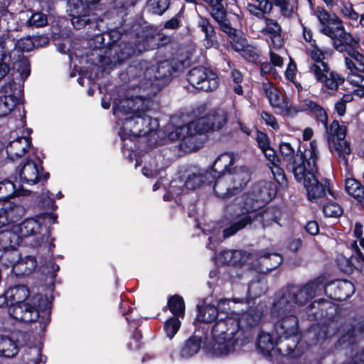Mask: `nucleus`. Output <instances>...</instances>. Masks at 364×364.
<instances>
[{
    "label": "nucleus",
    "mask_w": 364,
    "mask_h": 364,
    "mask_svg": "<svg viewBox=\"0 0 364 364\" xmlns=\"http://www.w3.org/2000/svg\"><path fill=\"white\" fill-rule=\"evenodd\" d=\"M280 163L288 171L293 173L298 183H302L306 191L309 201L321 203V200L326 196V192L337 200L338 193L330 186V179L321 177L317 166L318 150L317 141L314 139L309 143V148L304 151L299 149L295 151L290 143L281 142L279 144Z\"/></svg>",
    "instance_id": "nucleus-1"
},
{
    "label": "nucleus",
    "mask_w": 364,
    "mask_h": 364,
    "mask_svg": "<svg viewBox=\"0 0 364 364\" xmlns=\"http://www.w3.org/2000/svg\"><path fill=\"white\" fill-rule=\"evenodd\" d=\"M208 138H121L122 152L135 168L142 164L141 156L162 147L159 151L167 160H172L203 148Z\"/></svg>",
    "instance_id": "nucleus-2"
},
{
    "label": "nucleus",
    "mask_w": 364,
    "mask_h": 364,
    "mask_svg": "<svg viewBox=\"0 0 364 364\" xmlns=\"http://www.w3.org/2000/svg\"><path fill=\"white\" fill-rule=\"evenodd\" d=\"M325 276L320 275L302 286L287 284L274 294L273 313L280 312L282 306L295 310V305L304 306L311 301L316 294H320L325 287Z\"/></svg>",
    "instance_id": "nucleus-3"
},
{
    "label": "nucleus",
    "mask_w": 364,
    "mask_h": 364,
    "mask_svg": "<svg viewBox=\"0 0 364 364\" xmlns=\"http://www.w3.org/2000/svg\"><path fill=\"white\" fill-rule=\"evenodd\" d=\"M280 218L281 210L277 206H269L256 212L226 213L223 220V237L225 239L230 237L252 225L255 221H259L263 228L273 223L279 224Z\"/></svg>",
    "instance_id": "nucleus-4"
},
{
    "label": "nucleus",
    "mask_w": 364,
    "mask_h": 364,
    "mask_svg": "<svg viewBox=\"0 0 364 364\" xmlns=\"http://www.w3.org/2000/svg\"><path fill=\"white\" fill-rule=\"evenodd\" d=\"M320 23V31L333 41V48L347 55L359 47V42L344 28L343 21L335 14H330L323 8L314 11Z\"/></svg>",
    "instance_id": "nucleus-5"
},
{
    "label": "nucleus",
    "mask_w": 364,
    "mask_h": 364,
    "mask_svg": "<svg viewBox=\"0 0 364 364\" xmlns=\"http://www.w3.org/2000/svg\"><path fill=\"white\" fill-rule=\"evenodd\" d=\"M240 328L238 317L225 316L220 318L210 326L209 331L212 341L206 346L207 350L216 356L228 355L234 351L237 343L235 335Z\"/></svg>",
    "instance_id": "nucleus-6"
},
{
    "label": "nucleus",
    "mask_w": 364,
    "mask_h": 364,
    "mask_svg": "<svg viewBox=\"0 0 364 364\" xmlns=\"http://www.w3.org/2000/svg\"><path fill=\"white\" fill-rule=\"evenodd\" d=\"M277 187L270 181H259L252 184L250 189L242 196V201L226 213L256 212L269 203L277 195Z\"/></svg>",
    "instance_id": "nucleus-7"
},
{
    "label": "nucleus",
    "mask_w": 364,
    "mask_h": 364,
    "mask_svg": "<svg viewBox=\"0 0 364 364\" xmlns=\"http://www.w3.org/2000/svg\"><path fill=\"white\" fill-rule=\"evenodd\" d=\"M310 57L313 60L309 67V73L316 81L321 85L322 89L336 91L345 78L337 72L332 70L328 63L323 60L324 53L316 46L310 50Z\"/></svg>",
    "instance_id": "nucleus-8"
},
{
    "label": "nucleus",
    "mask_w": 364,
    "mask_h": 364,
    "mask_svg": "<svg viewBox=\"0 0 364 364\" xmlns=\"http://www.w3.org/2000/svg\"><path fill=\"white\" fill-rule=\"evenodd\" d=\"M227 121V113L223 109L210 112L188 124L178 127L169 136H194L221 129Z\"/></svg>",
    "instance_id": "nucleus-9"
},
{
    "label": "nucleus",
    "mask_w": 364,
    "mask_h": 364,
    "mask_svg": "<svg viewBox=\"0 0 364 364\" xmlns=\"http://www.w3.org/2000/svg\"><path fill=\"white\" fill-rule=\"evenodd\" d=\"M14 176L16 181L33 185L41 181L47 182L50 173L44 171L43 161L40 158L35 156L32 159L28 156L16 168Z\"/></svg>",
    "instance_id": "nucleus-10"
},
{
    "label": "nucleus",
    "mask_w": 364,
    "mask_h": 364,
    "mask_svg": "<svg viewBox=\"0 0 364 364\" xmlns=\"http://www.w3.org/2000/svg\"><path fill=\"white\" fill-rule=\"evenodd\" d=\"M150 104V96L148 95H140L135 97L128 95L126 99L122 100L113 107V113L117 117H119L120 114H132L133 117H141L144 120L150 121L151 124L154 123L157 127L156 119L152 120L146 115V112L149 110Z\"/></svg>",
    "instance_id": "nucleus-11"
},
{
    "label": "nucleus",
    "mask_w": 364,
    "mask_h": 364,
    "mask_svg": "<svg viewBox=\"0 0 364 364\" xmlns=\"http://www.w3.org/2000/svg\"><path fill=\"white\" fill-rule=\"evenodd\" d=\"M28 296L29 290L25 286L16 288V292L9 296L11 297V301L8 312L16 321L23 323H33L38 321L37 311L35 316L32 315L31 309L34 308L31 307V304L26 301Z\"/></svg>",
    "instance_id": "nucleus-12"
},
{
    "label": "nucleus",
    "mask_w": 364,
    "mask_h": 364,
    "mask_svg": "<svg viewBox=\"0 0 364 364\" xmlns=\"http://www.w3.org/2000/svg\"><path fill=\"white\" fill-rule=\"evenodd\" d=\"M14 228L21 236V242L24 238H31L30 245L33 247H41L50 236V226L41 222V219L38 217L37 219L33 218L25 219L14 226Z\"/></svg>",
    "instance_id": "nucleus-13"
},
{
    "label": "nucleus",
    "mask_w": 364,
    "mask_h": 364,
    "mask_svg": "<svg viewBox=\"0 0 364 364\" xmlns=\"http://www.w3.org/2000/svg\"><path fill=\"white\" fill-rule=\"evenodd\" d=\"M281 307L282 309L277 314L273 313V304L270 309L271 318L278 319L274 324V329L279 340L282 338L288 339L291 336H296L299 331V319L295 315L296 310L290 308L286 310L284 306Z\"/></svg>",
    "instance_id": "nucleus-14"
},
{
    "label": "nucleus",
    "mask_w": 364,
    "mask_h": 364,
    "mask_svg": "<svg viewBox=\"0 0 364 364\" xmlns=\"http://www.w3.org/2000/svg\"><path fill=\"white\" fill-rule=\"evenodd\" d=\"M187 80L194 88L202 91H213L218 86L216 74L203 66L192 68L188 73Z\"/></svg>",
    "instance_id": "nucleus-15"
},
{
    "label": "nucleus",
    "mask_w": 364,
    "mask_h": 364,
    "mask_svg": "<svg viewBox=\"0 0 364 364\" xmlns=\"http://www.w3.org/2000/svg\"><path fill=\"white\" fill-rule=\"evenodd\" d=\"M136 52V47L132 43L121 41L119 43L112 44L106 50L105 55L102 57L101 63L105 65L112 68L117 63L129 58Z\"/></svg>",
    "instance_id": "nucleus-16"
},
{
    "label": "nucleus",
    "mask_w": 364,
    "mask_h": 364,
    "mask_svg": "<svg viewBox=\"0 0 364 364\" xmlns=\"http://www.w3.org/2000/svg\"><path fill=\"white\" fill-rule=\"evenodd\" d=\"M180 178L184 181L188 190L194 191L205 183H208L211 175L208 171H203L196 166L186 165L180 169Z\"/></svg>",
    "instance_id": "nucleus-17"
},
{
    "label": "nucleus",
    "mask_w": 364,
    "mask_h": 364,
    "mask_svg": "<svg viewBox=\"0 0 364 364\" xmlns=\"http://www.w3.org/2000/svg\"><path fill=\"white\" fill-rule=\"evenodd\" d=\"M325 287L323 291L330 299L343 301L349 299L355 291V287L352 282L346 279H337L328 282L325 276Z\"/></svg>",
    "instance_id": "nucleus-18"
},
{
    "label": "nucleus",
    "mask_w": 364,
    "mask_h": 364,
    "mask_svg": "<svg viewBox=\"0 0 364 364\" xmlns=\"http://www.w3.org/2000/svg\"><path fill=\"white\" fill-rule=\"evenodd\" d=\"M196 330L193 335L186 338L179 346L178 353L179 356L183 359H190L199 353L202 348V345L207 349L205 345L208 339V334L207 333L201 332L199 334ZM209 344H208V346Z\"/></svg>",
    "instance_id": "nucleus-19"
},
{
    "label": "nucleus",
    "mask_w": 364,
    "mask_h": 364,
    "mask_svg": "<svg viewBox=\"0 0 364 364\" xmlns=\"http://www.w3.org/2000/svg\"><path fill=\"white\" fill-rule=\"evenodd\" d=\"M336 307L333 303L325 299L314 300L306 308V316L309 321H321L333 317Z\"/></svg>",
    "instance_id": "nucleus-20"
},
{
    "label": "nucleus",
    "mask_w": 364,
    "mask_h": 364,
    "mask_svg": "<svg viewBox=\"0 0 364 364\" xmlns=\"http://www.w3.org/2000/svg\"><path fill=\"white\" fill-rule=\"evenodd\" d=\"M71 22L76 29H81L85 26H90V28L94 27L98 28L97 21L99 19L97 14L92 12L90 6H85L82 3L78 4L76 9L70 14Z\"/></svg>",
    "instance_id": "nucleus-21"
},
{
    "label": "nucleus",
    "mask_w": 364,
    "mask_h": 364,
    "mask_svg": "<svg viewBox=\"0 0 364 364\" xmlns=\"http://www.w3.org/2000/svg\"><path fill=\"white\" fill-rule=\"evenodd\" d=\"M231 185L233 193L238 195L251 181L252 172L246 166H234L230 171L226 172Z\"/></svg>",
    "instance_id": "nucleus-22"
},
{
    "label": "nucleus",
    "mask_w": 364,
    "mask_h": 364,
    "mask_svg": "<svg viewBox=\"0 0 364 364\" xmlns=\"http://www.w3.org/2000/svg\"><path fill=\"white\" fill-rule=\"evenodd\" d=\"M197 309L198 332L201 331V332L207 333L209 335L211 323L218 320V317L220 316L218 309L213 304H206L203 307L198 305Z\"/></svg>",
    "instance_id": "nucleus-23"
},
{
    "label": "nucleus",
    "mask_w": 364,
    "mask_h": 364,
    "mask_svg": "<svg viewBox=\"0 0 364 364\" xmlns=\"http://www.w3.org/2000/svg\"><path fill=\"white\" fill-rule=\"evenodd\" d=\"M212 179L208 181L209 184L214 182L213 192L214 194L219 198L228 199L232 196H237L233 193L230 181L226 173H212Z\"/></svg>",
    "instance_id": "nucleus-24"
},
{
    "label": "nucleus",
    "mask_w": 364,
    "mask_h": 364,
    "mask_svg": "<svg viewBox=\"0 0 364 364\" xmlns=\"http://www.w3.org/2000/svg\"><path fill=\"white\" fill-rule=\"evenodd\" d=\"M282 262L281 255L261 250L257 255L256 269L261 273L270 272L279 267Z\"/></svg>",
    "instance_id": "nucleus-25"
},
{
    "label": "nucleus",
    "mask_w": 364,
    "mask_h": 364,
    "mask_svg": "<svg viewBox=\"0 0 364 364\" xmlns=\"http://www.w3.org/2000/svg\"><path fill=\"white\" fill-rule=\"evenodd\" d=\"M31 307L34 308L31 309L32 315L35 316L37 311L38 320H40L41 323H43L46 327L50 321L51 303L47 297H43L41 294H36L33 298Z\"/></svg>",
    "instance_id": "nucleus-26"
},
{
    "label": "nucleus",
    "mask_w": 364,
    "mask_h": 364,
    "mask_svg": "<svg viewBox=\"0 0 364 364\" xmlns=\"http://www.w3.org/2000/svg\"><path fill=\"white\" fill-rule=\"evenodd\" d=\"M32 144V138H14L6 147V152L9 159H15L23 157Z\"/></svg>",
    "instance_id": "nucleus-27"
},
{
    "label": "nucleus",
    "mask_w": 364,
    "mask_h": 364,
    "mask_svg": "<svg viewBox=\"0 0 364 364\" xmlns=\"http://www.w3.org/2000/svg\"><path fill=\"white\" fill-rule=\"evenodd\" d=\"M37 261L34 256L26 255L24 257L21 255L20 259H18L16 265L11 269V272L16 277H23L30 275L36 268Z\"/></svg>",
    "instance_id": "nucleus-28"
},
{
    "label": "nucleus",
    "mask_w": 364,
    "mask_h": 364,
    "mask_svg": "<svg viewBox=\"0 0 364 364\" xmlns=\"http://www.w3.org/2000/svg\"><path fill=\"white\" fill-rule=\"evenodd\" d=\"M235 163V157L233 152L225 151L220 154L214 161L210 167L212 173H223L230 171Z\"/></svg>",
    "instance_id": "nucleus-29"
},
{
    "label": "nucleus",
    "mask_w": 364,
    "mask_h": 364,
    "mask_svg": "<svg viewBox=\"0 0 364 364\" xmlns=\"http://www.w3.org/2000/svg\"><path fill=\"white\" fill-rule=\"evenodd\" d=\"M330 151L348 164L346 155L351 154L350 143L346 138H327Z\"/></svg>",
    "instance_id": "nucleus-30"
},
{
    "label": "nucleus",
    "mask_w": 364,
    "mask_h": 364,
    "mask_svg": "<svg viewBox=\"0 0 364 364\" xmlns=\"http://www.w3.org/2000/svg\"><path fill=\"white\" fill-rule=\"evenodd\" d=\"M282 341L279 340V336L277 340H274L271 334L262 331L257 336L256 348L262 355L272 356L271 352Z\"/></svg>",
    "instance_id": "nucleus-31"
},
{
    "label": "nucleus",
    "mask_w": 364,
    "mask_h": 364,
    "mask_svg": "<svg viewBox=\"0 0 364 364\" xmlns=\"http://www.w3.org/2000/svg\"><path fill=\"white\" fill-rule=\"evenodd\" d=\"M264 21L265 27L263 28L262 33L269 36L274 47H282L283 41L281 36L282 28L280 25L276 20L268 17H266Z\"/></svg>",
    "instance_id": "nucleus-32"
},
{
    "label": "nucleus",
    "mask_w": 364,
    "mask_h": 364,
    "mask_svg": "<svg viewBox=\"0 0 364 364\" xmlns=\"http://www.w3.org/2000/svg\"><path fill=\"white\" fill-rule=\"evenodd\" d=\"M344 63L349 74H364V55L357 49L344 58Z\"/></svg>",
    "instance_id": "nucleus-33"
},
{
    "label": "nucleus",
    "mask_w": 364,
    "mask_h": 364,
    "mask_svg": "<svg viewBox=\"0 0 364 364\" xmlns=\"http://www.w3.org/2000/svg\"><path fill=\"white\" fill-rule=\"evenodd\" d=\"M21 236L16 229H4L0 231V252L8 249L16 247L21 243Z\"/></svg>",
    "instance_id": "nucleus-34"
},
{
    "label": "nucleus",
    "mask_w": 364,
    "mask_h": 364,
    "mask_svg": "<svg viewBox=\"0 0 364 364\" xmlns=\"http://www.w3.org/2000/svg\"><path fill=\"white\" fill-rule=\"evenodd\" d=\"M1 208V213L8 219L9 224L18 222L24 215L26 212L23 206L11 201L4 203Z\"/></svg>",
    "instance_id": "nucleus-35"
},
{
    "label": "nucleus",
    "mask_w": 364,
    "mask_h": 364,
    "mask_svg": "<svg viewBox=\"0 0 364 364\" xmlns=\"http://www.w3.org/2000/svg\"><path fill=\"white\" fill-rule=\"evenodd\" d=\"M262 90L272 106L278 108H283L286 107L287 104L282 93L271 82L268 81L263 82Z\"/></svg>",
    "instance_id": "nucleus-36"
},
{
    "label": "nucleus",
    "mask_w": 364,
    "mask_h": 364,
    "mask_svg": "<svg viewBox=\"0 0 364 364\" xmlns=\"http://www.w3.org/2000/svg\"><path fill=\"white\" fill-rule=\"evenodd\" d=\"M14 85L13 82L9 83L7 85H5L3 89H4V92L6 95L0 97V117H4L9 114L16 106L18 103V98L16 97L14 95L8 94L7 89L9 88L11 90V87Z\"/></svg>",
    "instance_id": "nucleus-37"
},
{
    "label": "nucleus",
    "mask_w": 364,
    "mask_h": 364,
    "mask_svg": "<svg viewBox=\"0 0 364 364\" xmlns=\"http://www.w3.org/2000/svg\"><path fill=\"white\" fill-rule=\"evenodd\" d=\"M346 191L353 197L364 208V186L354 178H348L345 181Z\"/></svg>",
    "instance_id": "nucleus-38"
},
{
    "label": "nucleus",
    "mask_w": 364,
    "mask_h": 364,
    "mask_svg": "<svg viewBox=\"0 0 364 364\" xmlns=\"http://www.w3.org/2000/svg\"><path fill=\"white\" fill-rule=\"evenodd\" d=\"M167 306L173 316L183 318L186 314V304L183 298L179 294L170 295L168 297Z\"/></svg>",
    "instance_id": "nucleus-39"
},
{
    "label": "nucleus",
    "mask_w": 364,
    "mask_h": 364,
    "mask_svg": "<svg viewBox=\"0 0 364 364\" xmlns=\"http://www.w3.org/2000/svg\"><path fill=\"white\" fill-rule=\"evenodd\" d=\"M19 350L17 343L8 336L0 334V356L13 358Z\"/></svg>",
    "instance_id": "nucleus-40"
},
{
    "label": "nucleus",
    "mask_w": 364,
    "mask_h": 364,
    "mask_svg": "<svg viewBox=\"0 0 364 364\" xmlns=\"http://www.w3.org/2000/svg\"><path fill=\"white\" fill-rule=\"evenodd\" d=\"M258 146L264 153L266 159L268 160V165H275L280 163V159L277 154V151L270 146L269 138H256Z\"/></svg>",
    "instance_id": "nucleus-41"
},
{
    "label": "nucleus",
    "mask_w": 364,
    "mask_h": 364,
    "mask_svg": "<svg viewBox=\"0 0 364 364\" xmlns=\"http://www.w3.org/2000/svg\"><path fill=\"white\" fill-rule=\"evenodd\" d=\"M6 36H0V81L8 75L10 70L9 61L11 55H8L6 53Z\"/></svg>",
    "instance_id": "nucleus-42"
},
{
    "label": "nucleus",
    "mask_w": 364,
    "mask_h": 364,
    "mask_svg": "<svg viewBox=\"0 0 364 364\" xmlns=\"http://www.w3.org/2000/svg\"><path fill=\"white\" fill-rule=\"evenodd\" d=\"M198 26L205 33V46L206 48L212 47L217 42L213 26L210 23L208 19L201 16L198 21Z\"/></svg>",
    "instance_id": "nucleus-43"
},
{
    "label": "nucleus",
    "mask_w": 364,
    "mask_h": 364,
    "mask_svg": "<svg viewBox=\"0 0 364 364\" xmlns=\"http://www.w3.org/2000/svg\"><path fill=\"white\" fill-rule=\"evenodd\" d=\"M178 69V65L172 60H164L159 63L155 78L164 79L171 76Z\"/></svg>",
    "instance_id": "nucleus-44"
},
{
    "label": "nucleus",
    "mask_w": 364,
    "mask_h": 364,
    "mask_svg": "<svg viewBox=\"0 0 364 364\" xmlns=\"http://www.w3.org/2000/svg\"><path fill=\"white\" fill-rule=\"evenodd\" d=\"M0 255V263L6 267H13L16 265L18 259H20L21 253L16 249V247L8 249L7 250H1Z\"/></svg>",
    "instance_id": "nucleus-45"
},
{
    "label": "nucleus",
    "mask_w": 364,
    "mask_h": 364,
    "mask_svg": "<svg viewBox=\"0 0 364 364\" xmlns=\"http://www.w3.org/2000/svg\"><path fill=\"white\" fill-rule=\"evenodd\" d=\"M304 106L306 110L313 112L316 119L321 122L325 128L327 127L328 116L323 108L311 100H305Z\"/></svg>",
    "instance_id": "nucleus-46"
},
{
    "label": "nucleus",
    "mask_w": 364,
    "mask_h": 364,
    "mask_svg": "<svg viewBox=\"0 0 364 364\" xmlns=\"http://www.w3.org/2000/svg\"><path fill=\"white\" fill-rule=\"evenodd\" d=\"M322 211L325 217L339 218L343 213V208L336 202L329 199L321 204Z\"/></svg>",
    "instance_id": "nucleus-47"
},
{
    "label": "nucleus",
    "mask_w": 364,
    "mask_h": 364,
    "mask_svg": "<svg viewBox=\"0 0 364 364\" xmlns=\"http://www.w3.org/2000/svg\"><path fill=\"white\" fill-rule=\"evenodd\" d=\"M181 317L178 316H171L164 323V331L166 336L169 338L172 339L179 331L181 326V321H180Z\"/></svg>",
    "instance_id": "nucleus-48"
},
{
    "label": "nucleus",
    "mask_w": 364,
    "mask_h": 364,
    "mask_svg": "<svg viewBox=\"0 0 364 364\" xmlns=\"http://www.w3.org/2000/svg\"><path fill=\"white\" fill-rule=\"evenodd\" d=\"M15 184L9 180L0 181V200L4 203L10 201L9 199L16 195Z\"/></svg>",
    "instance_id": "nucleus-49"
},
{
    "label": "nucleus",
    "mask_w": 364,
    "mask_h": 364,
    "mask_svg": "<svg viewBox=\"0 0 364 364\" xmlns=\"http://www.w3.org/2000/svg\"><path fill=\"white\" fill-rule=\"evenodd\" d=\"M169 0H147V10L154 14L162 15L169 7Z\"/></svg>",
    "instance_id": "nucleus-50"
},
{
    "label": "nucleus",
    "mask_w": 364,
    "mask_h": 364,
    "mask_svg": "<svg viewBox=\"0 0 364 364\" xmlns=\"http://www.w3.org/2000/svg\"><path fill=\"white\" fill-rule=\"evenodd\" d=\"M338 12L344 18H348L352 22L357 21L359 17L358 14L353 9V5L351 4L341 3L340 5H338Z\"/></svg>",
    "instance_id": "nucleus-51"
},
{
    "label": "nucleus",
    "mask_w": 364,
    "mask_h": 364,
    "mask_svg": "<svg viewBox=\"0 0 364 364\" xmlns=\"http://www.w3.org/2000/svg\"><path fill=\"white\" fill-rule=\"evenodd\" d=\"M48 24V18L45 14L36 12L31 15L27 21L29 27H43Z\"/></svg>",
    "instance_id": "nucleus-52"
},
{
    "label": "nucleus",
    "mask_w": 364,
    "mask_h": 364,
    "mask_svg": "<svg viewBox=\"0 0 364 364\" xmlns=\"http://www.w3.org/2000/svg\"><path fill=\"white\" fill-rule=\"evenodd\" d=\"M143 336L141 331L136 327L132 334V341L127 343V347L130 350H138L144 345L142 341Z\"/></svg>",
    "instance_id": "nucleus-53"
},
{
    "label": "nucleus",
    "mask_w": 364,
    "mask_h": 364,
    "mask_svg": "<svg viewBox=\"0 0 364 364\" xmlns=\"http://www.w3.org/2000/svg\"><path fill=\"white\" fill-rule=\"evenodd\" d=\"M236 250H224L222 251L219 255L220 262L228 266H236L239 261L236 259Z\"/></svg>",
    "instance_id": "nucleus-54"
},
{
    "label": "nucleus",
    "mask_w": 364,
    "mask_h": 364,
    "mask_svg": "<svg viewBox=\"0 0 364 364\" xmlns=\"http://www.w3.org/2000/svg\"><path fill=\"white\" fill-rule=\"evenodd\" d=\"M282 164L277 163L275 165L269 166L272 170L274 180L280 186L287 185V179L283 168L281 167Z\"/></svg>",
    "instance_id": "nucleus-55"
},
{
    "label": "nucleus",
    "mask_w": 364,
    "mask_h": 364,
    "mask_svg": "<svg viewBox=\"0 0 364 364\" xmlns=\"http://www.w3.org/2000/svg\"><path fill=\"white\" fill-rule=\"evenodd\" d=\"M41 268L44 274L52 279L56 277V273L60 269L59 265L53 259L46 261Z\"/></svg>",
    "instance_id": "nucleus-56"
},
{
    "label": "nucleus",
    "mask_w": 364,
    "mask_h": 364,
    "mask_svg": "<svg viewBox=\"0 0 364 364\" xmlns=\"http://www.w3.org/2000/svg\"><path fill=\"white\" fill-rule=\"evenodd\" d=\"M210 14L217 23L227 18L226 10L225 9L222 2L211 6Z\"/></svg>",
    "instance_id": "nucleus-57"
},
{
    "label": "nucleus",
    "mask_w": 364,
    "mask_h": 364,
    "mask_svg": "<svg viewBox=\"0 0 364 364\" xmlns=\"http://www.w3.org/2000/svg\"><path fill=\"white\" fill-rule=\"evenodd\" d=\"M16 47L21 52H29L35 48L33 39L31 36L21 38L16 41Z\"/></svg>",
    "instance_id": "nucleus-58"
},
{
    "label": "nucleus",
    "mask_w": 364,
    "mask_h": 364,
    "mask_svg": "<svg viewBox=\"0 0 364 364\" xmlns=\"http://www.w3.org/2000/svg\"><path fill=\"white\" fill-rule=\"evenodd\" d=\"M230 38L232 48L235 51H242L243 53L248 46L247 40L241 36H239L238 33H236L235 36H232Z\"/></svg>",
    "instance_id": "nucleus-59"
},
{
    "label": "nucleus",
    "mask_w": 364,
    "mask_h": 364,
    "mask_svg": "<svg viewBox=\"0 0 364 364\" xmlns=\"http://www.w3.org/2000/svg\"><path fill=\"white\" fill-rule=\"evenodd\" d=\"M274 6L280 9V13L285 17H289L292 14V7L289 0H272Z\"/></svg>",
    "instance_id": "nucleus-60"
},
{
    "label": "nucleus",
    "mask_w": 364,
    "mask_h": 364,
    "mask_svg": "<svg viewBox=\"0 0 364 364\" xmlns=\"http://www.w3.org/2000/svg\"><path fill=\"white\" fill-rule=\"evenodd\" d=\"M330 132L332 136H346L347 127L345 124H340L338 121L334 120L331 124Z\"/></svg>",
    "instance_id": "nucleus-61"
},
{
    "label": "nucleus",
    "mask_w": 364,
    "mask_h": 364,
    "mask_svg": "<svg viewBox=\"0 0 364 364\" xmlns=\"http://www.w3.org/2000/svg\"><path fill=\"white\" fill-rule=\"evenodd\" d=\"M16 69L21 75L27 77L30 75V64L28 60L26 58L22 57L17 62Z\"/></svg>",
    "instance_id": "nucleus-62"
},
{
    "label": "nucleus",
    "mask_w": 364,
    "mask_h": 364,
    "mask_svg": "<svg viewBox=\"0 0 364 364\" xmlns=\"http://www.w3.org/2000/svg\"><path fill=\"white\" fill-rule=\"evenodd\" d=\"M245 316L247 326L250 328L257 326L261 320V314L255 312V310L250 311Z\"/></svg>",
    "instance_id": "nucleus-63"
},
{
    "label": "nucleus",
    "mask_w": 364,
    "mask_h": 364,
    "mask_svg": "<svg viewBox=\"0 0 364 364\" xmlns=\"http://www.w3.org/2000/svg\"><path fill=\"white\" fill-rule=\"evenodd\" d=\"M348 81L353 85L364 89V76L360 74H348Z\"/></svg>",
    "instance_id": "nucleus-64"
}]
</instances>
